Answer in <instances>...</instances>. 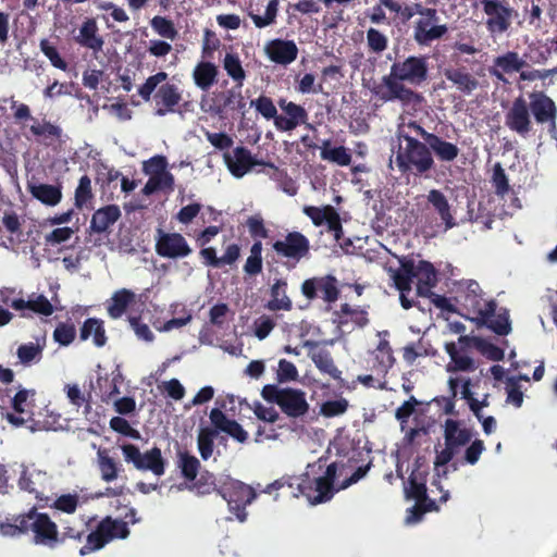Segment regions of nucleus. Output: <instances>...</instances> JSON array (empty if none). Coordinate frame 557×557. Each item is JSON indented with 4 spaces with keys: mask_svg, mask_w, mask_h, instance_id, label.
I'll return each mask as SVG.
<instances>
[{
    "mask_svg": "<svg viewBox=\"0 0 557 557\" xmlns=\"http://www.w3.org/2000/svg\"><path fill=\"white\" fill-rule=\"evenodd\" d=\"M454 300L461 315L471 321L483 319L496 306L493 300L483 298L480 285L472 280H462L454 284Z\"/></svg>",
    "mask_w": 557,
    "mask_h": 557,
    "instance_id": "obj_7",
    "label": "nucleus"
},
{
    "mask_svg": "<svg viewBox=\"0 0 557 557\" xmlns=\"http://www.w3.org/2000/svg\"><path fill=\"white\" fill-rule=\"evenodd\" d=\"M2 223L5 231L9 233L8 242L2 243L7 248L15 249L18 244L24 240V233L21 231V225L16 215H7Z\"/></svg>",
    "mask_w": 557,
    "mask_h": 557,
    "instance_id": "obj_48",
    "label": "nucleus"
},
{
    "mask_svg": "<svg viewBox=\"0 0 557 557\" xmlns=\"http://www.w3.org/2000/svg\"><path fill=\"white\" fill-rule=\"evenodd\" d=\"M271 398L280 406L282 411L290 418L302 417L309 410L306 394L299 389H273Z\"/></svg>",
    "mask_w": 557,
    "mask_h": 557,
    "instance_id": "obj_15",
    "label": "nucleus"
},
{
    "mask_svg": "<svg viewBox=\"0 0 557 557\" xmlns=\"http://www.w3.org/2000/svg\"><path fill=\"white\" fill-rule=\"evenodd\" d=\"M494 64L500 67L502 71L511 74L520 72L527 64V62L519 57L517 52L509 51L495 59Z\"/></svg>",
    "mask_w": 557,
    "mask_h": 557,
    "instance_id": "obj_49",
    "label": "nucleus"
},
{
    "mask_svg": "<svg viewBox=\"0 0 557 557\" xmlns=\"http://www.w3.org/2000/svg\"><path fill=\"white\" fill-rule=\"evenodd\" d=\"M278 106L285 115L297 126L307 123L308 113L304 107L284 99L280 100Z\"/></svg>",
    "mask_w": 557,
    "mask_h": 557,
    "instance_id": "obj_52",
    "label": "nucleus"
},
{
    "mask_svg": "<svg viewBox=\"0 0 557 557\" xmlns=\"http://www.w3.org/2000/svg\"><path fill=\"white\" fill-rule=\"evenodd\" d=\"M301 292L308 299H314L319 296L331 304L338 298L337 280L332 275L312 277L306 280L301 285Z\"/></svg>",
    "mask_w": 557,
    "mask_h": 557,
    "instance_id": "obj_21",
    "label": "nucleus"
},
{
    "mask_svg": "<svg viewBox=\"0 0 557 557\" xmlns=\"http://www.w3.org/2000/svg\"><path fill=\"white\" fill-rule=\"evenodd\" d=\"M45 346L46 336H37L35 342L22 344L16 350L20 362L25 367L38 363L42 358Z\"/></svg>",
    "mask_w": 557,
    "mask_h": 557,
    "instance_id": "obj_36",
    "label": "nucleus"
},
{
    "mask_svg": "<svg viewBox=\"0 0 557 557\" xmlns=\"http://www.w3.org/2000/svg\"><path fill=\"white\" fill-rule=\"evenodd\" d=\"M262 244L256 242L250 248V256L247 258L244 270L247 274L255 275L262 270Z\"/></svg>",
    "mask_w": 557,
    "mask_h": 557,
    "instance_id": "obj_55",
    "label": "nucleus"
},
{
    "mask_svg": "<svg viewBox=\"0 0 557 557\" xmlns=\"http://www.w3.org/2000/svg\"><path fill=\"white\" fill-rule=\"evenodd\" d=\"M27 188L35 199L48 207L59 205L62 199V189L60 185L44 184L32 180L28 181Z\"/></svg>",
    "mask_w": 557,
    "mask_h": 557,
    "instance_id": "obj_32",
    "label": "nucleus"
},
{
    "mask_svg": "<svg viewBox=\"0 0 557 557\" xmlns=\"http://www.w3.org/2000/svg\"><path fill=\"white\" fill-rule=\"evenodd\" d=\"M430 210L436 213L440 218L441 223L437 225L442 232L457 226L455 219V209L449 203V200L440 189H431L425 196Z\"/></svg>",
    "mask_w": 557,
    "mask_h": 557,
    "instance_id": "obj_22",
    "label": "nucleus"
},
{
    "mask_svg": "<svg viewBox=\"0 0 557 557\" xmlns=\"http://www.w3.org/2000/svg\"><path fill=\"white\" fill-rule=\"evenodd\" d=\"M97 463L101 479L104 482H112L117 479L122 467L109 454L107 449H98Z\"/></svg>",
    "mask_w": 557,
    "mask_h": 557,
    "instance_id": "obj_41",
    "label": "nucleus"
},
{
    "mask_svg": "<svg viewBox=\"0 0 557 557\" xmlns=\"http://www.w3.org/2000/svg\"><path fill=\"white\" fill-rule=\"evenodd\" d=\"M387 37L375 28L367 30V44L371 51L381 53L387 48Z\"/></svg>",
    "mask_w": 557,
    "mask_h": 557,
    "instance_id": "obj_62",
    "label": "nucleus"
},
{
    "mask_svg": "<svg viewBox=\"0 0 557 557\" xmlns=\"http://www.w3.org/2000/svg\"><path fill=\"white\" fill-rule=\"evenodd\" d=\"M35 391L20 388L11 400L13 412H8L5 418L15 428L33 422V409L35 407Z\"/></svg>",
    "mask_w": 557,
    "mask_h": 557,
    "instance_id": "obj_16",
    "label": "nucleus"
},
{
    "mask_svg": "<svg viewBox=\"0 0 557 557\" xmlns=\"http://www.w3.org/2000/svg\"><path fill=\"white\" fill-rule=\"evenodd\" d=\"M404 490L406 497L416 502L414 506L407 510L405 522L406 524L418 523L422 519L423 513L432 510L434 507V502L429 499L426 495L424 474L413 470Z\"/></svg>",
    "mask_w": 557,
    "mask_h": 557,
    "instance_id": "obj_10",
    "label": "nucleus"
},
{
    "mask_svg": "<svg viewBox=\"0 0 557 557\" xmlns=\"http://www.w3.org/2000/svg\"><path fill=\"white\" fill-rule=\"evenodd\" d=\"M210 421L220 432H224L239 443H245L248 433L235 420L228 419L220 409H212L210 412Z\"/></svg>",
    "mask_w": 557,
    "mask_h": 557,
    "instance_id": "obj_31",
    "label": "nucleus"
},
{
    "mask_svg": "<svg viewBox=\"0 0 557 557\" xmlns=\"http://www.w3.org/2000/svg\"><path fill=\"white\" fill-rule=\"evenodd\" d=\"M224 162L235 177H243L252 166L261 164L253 160L250 151L245 147H236L233 151L225 152Z\"/></svg>",
    "mask_w": 557,
    "mask_h": 557,
    "instance_id": "obj_29",
    "label": "nucleus"
},
{
    "mask_svg": "<svg viewBox=\"0 0 557 557\" xmlns=\"http://www.w3.org/2000/svg\"><path fill=\"white\" fill-rule=\"evenodd\" d=\"M505 125L523 138L532 132L533 123L528 102L523 97L513 100L505 114Z\"/></svg>",
    "mask_w": 557,
    "mask_h": 557,
    "instance_id": "obj_18",
    "label": "nucleus"
},
{
    "mask_svg": "<svg viewBox=\"0 0 557 557\" xmlns=\"http://www.w3.org/2000/svg\"><path fill=\"white\" fill-rule=\"evenodd\" d=\"M218 67L211 62H200L194 70L195 84L201 90H208L215 82Z\"/></svg>",
    "mask_w": 557,
    "mask_h": 557,
    "instance_id": "obj_42",
    "label": "nucleus"
},
{
    "mask_svg": "<svg viewBox=\"0 0 557 557\" xmlns=\"http://www.w3.org/2000/svg\"><path fill=\"white\" fill-rule=\"evenodd\" d=\"M122 375L120 372L113 374L112 379L99 377L97 383L101 392V398L103 401H111L112 397L120 394L119 384Z\"/></svg>",
    "mask_w": 557,
    "mask_h": 557,
    "instance_id": "obj_53",
    "label": "nucleus"
},
{
    "mask_svg": "<svg viewBox=\"0 0 557 557\" xmlns=\"http://www.w3.org/2000/svg\"><path fill=\"white\" fill-rule=\"evenodd\" d=\"M321 158L341 166H347L351 162V154L347 148L344 146L330 147L329 140L323 143L321 148Z\"/></svg>",
    "mask_w": 557,
    "mask_h": 557,
    "instance_id": "obj_45",
    "label": "nucleus"
},
{
    "mask_svg": "<svg viewBox=\"0 0 557 557\" xmlns=\"http://www.w3.org/2000/svg\"><path fill=\"white\" fill-rule=\"evenodd\" d=\"M472 430L463 422L453 419L445 421L444 443L435 446L434 472L436 479L432 482V487L442 494L440 500L443 503L449 498V492L444 490L441 479H446L461 463L475 465L485 450L483 441H472Z\"/></svg>",
    "mask_w": 557,
    "mask_h": 557,
    "instance_id": "obj_1",
    "label": "nucleus"
},
{
    "mask_svg": "<svg viewBox=\"0 0 557 557\" xmlns=\"http://www.w3.org/2000/svg\"><path fill=\"white\" fill-rule=\"evenodd\" d=\"M150 25L152 29L163 38L174 40L177 36V30L175 29L173 22L166 17L154 16L151 20Z\"/></svg>",
    "mask_w": 557,
    "mask_h": 557,
    "instance_id": "obj_57",
    "label": "nucleus"
},
{
    "mask_svg": "<svg viewBox=\"0 0 557 557\" xmlns=\"http://www.w3.org/2000/svg\"><path fill=\"white\" fill-rule=\"evenodd\" d=\"M136 300V295L131 289L122 288L113 293L107 301V311L112 319L121 318L126 309Z\"/></svg>",
    "mask_w": 557,
    "mask_h": 557,
    "instance_id": "obj_35",
    "label": "nucleus"
},
{
    "mask_svg": "<svg viewBox=\"0 0 557 557\" xmlns=\"http://www.w3.org/2000/svg\"><path fill=\"white\" fill-rule=\"evenodd\" d=\"M75 41L87 49H90L95 54L102 51L104 40L99 34L97 22L94 18H86L79 27L78 34L75 36Z\"/></svg>",
    "mask_w": 557,
    "mask_h": 557,
    "instance_id": "obj_30",
    "label": "nucleus"
},
{
    "mask_svg": "<svg viewBox=\"0 0 557 557\" xmlns=\"http://www.w3.org/2000/svg\"><path fill=\"white\" fill-rule=\"evenodd\" d=\"M90 337L97 347H102L107 343L106 331L101 320L90 318L84 322L81 329V338L86 341Z\"/></svg>",
    "mask_w": 557,
    "mask_h": 557,
    "instance_id": "obj_43",
    "label": "nucleus"
},
{
    "mask_svg": "<svg viewBox=\"0 0 557 557\" xmlns=\"http://www.w3.org/2000/svg\"><path fill=\"white\" fill-rule=\"evenodd\" d=\"M444 75L459 91L467 95L475 90L479 85L478 81L466 69L448 67L445 69Z\"/></svg>",
    "mask_w": 557,
    "mask_h": 557,
    "instance_id": "obj_37",
    "label": "nucleus"
},
{
    "mask_svg": "<svg viewBox=\"0 0 557 557\" xmlns=\"http://www.w3.org/2000/svg\"><path fill=\"white\" fill-rule=\"evenodd\" d=\"M445 350L450 358V361L446 364V371L448 373L457 371L470 372L476 369L474 360L468 355L461 354L456 343H446Z\"/></svg>",
    "mask_w": 557,
    "mask_h": 557,
    "instance_id": "obj_34",
    "label": "nucleus"
},
{
    "mask_svg": "<svg viewBox=\"0 0 557 557\" xmlns=\"http://www.w3.org/2000/svg\"><path fill=\"white\" fill-rule=\"evenodd\" d=\"M459 384L461 385V397L467 400L469 407H471L472 403H478V399L474 398L473 393L470 388L471 380L469 377L449 376L448 388L450 393V398H455L457 396Z\"/></svg>",
    "mask_w": 557,
    "mask_h": 557,
    "instance_id": "obj_50",
    "label": "nucleus"
},
{
    "mask_svg": "<svg viewBox=\"0 0 557 557\" xmlns=\"http://www.w3.org/2000/svg\"><path fill=\"white\" fill-rule=\"evenodd\" d=\"M529 111L532 112L536 123L547 124L550 131L556 128L557 109L555 102L543 92H532L529 96Z\"/></svg>",
    "mask_w": 557,
    "mask_h": 557,
    "instance_id": "obj_24",
    "label": "nucleus"
},
{
    "mask_svg": "<svg viewBox=\"0 0 557 557\" xmlns=\"http://www.w3.org/2000/svg\"><path fill=\"white\" fill-rule=\"evenodd\" d=\"M323 468L321 461L308 465L307 471L300 476L282 478L269 484L264 490L265 493H271L273 490H280L284 486L290 488L296 487L298 493L295 496L304 495L312 505L327 502L332 498L334 491H339L348 487L349 485L362 479L369 467H359L354 473L346 478L338 487H335V479L338 476H346L347 471L344 465L331 463L326 467L324 475L315 476Z\"/></svg>",
    "mask_w": 557,
    "mask_h": 557,
    "instance_id": "obj_2",
    "label": "nucleus"
},
{
    "mask_svg": "<svg viewBox=\"0 0 557 557\" xmlns=\"http://www.w3.org/2000/svg\"><path fill=\"white\" fill-rule=\"evenodd\" d=\"M129 529L125 521L107 517L89 533L86 544L79 549L81 555H87L91 552L102 548L107 543L115 539H126Z\"/></svg>",
    "mask_w": 557,
    "mask_h": 557,
    "instance_id": "obj_12",
    "label": "nucleus"
},
{
    "mask_svg": "<svg viewBox=\"0 0 557 557\" xmlns=\"http://www.w3.org/2000/svg\"><path fill=\"white\" fill-rule=\"evenodd\" d=\"M277 11H278V0H270L268 2L265 13L263 16L253 14V13H249V16L252 20L256 27L263 28V27L272 25L275 22Z\"/></svg>",
    "mask_w": 557,
    "mask_h": 557,
    "instance_id": "obj_54",
    "label": "nucleus"
},
{
    "mask_svg": "<svg viewBox=\"0 0 557 557\" xmlns=\"http://www.w3.org/2000/svg\"><path fill=\"white\" fill-rule=\"evenodd\" d=\"M437 21V12L434 9L433 16H423L416 22L413 38L419 45H429L447 33V26L438 25Z\"/></svg>",
    "mask_w": 557,
    "mask_h": 557,
    "instance_id": "obj_27",
    "label": "nucleus"
},
{
    "mask_svg": "<svg viewBox=\"0 0 557 557\" xmlns=\"http://www.w3.org/2000/svg\"><path fill=\"white\" fill-rule=\"evenodd\" d=\"M174 190V176L168 170L149 176L143 188L146 196L157 191L172 193Z\"/></svg>",
    "mask_w": 557,
    "mask_h": 557,
    "instance_id": "obj_40",
    "label": "nucleus"
},
{
    "mask_svg": "<svg viewBox=\"0 0 557 557\" xmlns=\"http://www.w3.org/2000/svg\"><path fill=\"white\" fill-rule=\"evenodd\" d=\"M426 144L431 152H434L438 160L444 162L454 161L459 154V148L436 135H426Z\"/></svg>",
    "mask_w": 557,
    "mask_h": 557,
    "instance_id": "obj_38",
    "label": "nucleus"
},
{
    "mask_svg": "<svg viewBox=\"0 0 557 557\" xmlns=\"http://www.w3.org/2000/svg\"><path fill=\"white\" fill-rule=\"evenodd\" d=\"M267 57L274 63L288 65L298 55V48L293 40L272 39L264 46Z\"/></svg>",
    "mask_w": 557,
    "mask_h": 557,
    "instance_id": "obj_28",
    "label": "nucleus"
},
{
    "mask_svg": "<svg viewBox=\"0 0 557 557\" xmlns=\"http://www.w3.org/2000/svg\"><path fill=\"white\" fill-rule=\"evenodd\" d=\"M17 475V483L21 490L34 494L36 499L45 505H49L51 500L46 495V491L51 488V480L47 472L37 469L34 466H25L23 463L14 462L2 468V480L11 479Z\"/></svg>",
    "mask_w": 557,
    "mask_h": 557,
    "instance_id": "obj_8",
    "label": "nucleus"
},
{
    "mask_svg": "<svg viewBox=\"0 0 557 557\" xmlns=\"http://www.w3.org/2000/svg\"><path fill=\"white\" fill-rule=\"evenodd\" d=\"M223 69L226 74L237 84V87H243L246 79V72L242 65L238 54L227 52L223 59Z\"/></svg>",
    "mask_w": 557,
    "mask_h": 557,
    "instance_id": "obj_46",
    "label": "nucleus"
},
{
    "mask_svg": "<svg viewBox=\"0 0 557 557\" xmlns=\"http://www.w3.org/2000/svg\"><path fill=\"white\" fill-rule=\"evenodd\" d=\"M371 92L383 102L399 101L405 112L421 107L423 97L400 83L392 72L374 83Z\"/></svg>",
    "mask_w": 557,
    "mask_h": 557,
    "instance_id": "obj_9",
    "label": "nucleus"
},
{
    "mask_svg": "<svg viewBox=\"0 0 557 557\" xmlns=\"http://www.w3.org/2000/svg\"><path fill=\"white\" fill-rule=\"evenodd\" d=\"M311 360L322 373L335 380L341 379L342 372L337 369L331 354L326 349L313 351Z\"/></svg>",
    "mask_w": 557,
    "mask_h": 557,
    "instance_id": "obj_47",
    "label": "nucleus"
},
{
    "mask_svg": "<svg viewBox=\"0 0 557 557\" xmlns=\"http://www.w3.org/2000/svg\"><path fill=\"white\" fill-rule=\"evenodd\" d=\"M178 466L187 480H194L198 474L199 460L188 453H178Z\"/></svg>",
    "mask_w": 557,
    "mask_h": 557,
    "instance_id": "obj_56",
    "label": "nucleus"
},
{
    "mask_svg": "<svg viewBox=\"0 0 557 557\" xmlns=\"http://www.w3.org/2000/svg\"><path fill=\"white\" fill-rule=\"evenodd\" d=\"M250 106L253 107L267 120H273V117H275L277 114V110L273 101L265 96H260L259 98L251 100Z\"/></svg>",
    "mask_w": 557,
    "mask_h": 557,
    "instance_id": "obj_63",
    "label": "nucleus"
},
{
    "mask_svg": "<svg viewBox=\"0 0 557 557\" xmlns=\"http://www.w3.org/2000/svg\"><path fill=\"white\" fill-rule=\"evenodd\" d=\"M73 234L74 230L69 226L57 227L45 235V243L51 246L59 245L67 242L73 236Z\"/></svg>",
    "mask_w": 557,
    "mask_h": 557,
    "instance_id": "obj_64",
    "label": "nucleus"
},
{
    "mask_svg": "<svg viewBox=\"0 0 557 557\" xmlns=\"http://www.w3.org/2000/svg\"><path fill=\"white\" fill-rule=\"evenodd\" d=\"M121 216V210L116 205H109L95 211L90 221L92 232L101 234L108 231Z\"/></svg>",
    "mask_w": 557,
    "mask_h": 557,
    "instance_id": "obj_33",
    "label": "nucleus"
},
{
    "mask_svg": "<svg viewBox=\"0 0 557 557\" xmlns=\"http://www.w3.org/2000/svg\"><path fill=\"white\" fill-rule=\"evenodd\" d=\"M385 270L394 286L400 293L399 299L404 309H410L414 306L413 300H410L406 295L411 290L413 278L417 280V294L422 297L431 296V289L437 282L433 264L424 260L416 261L394 256L392 260L386 262Z\"/></svg>",
    "mask_w": 557,
    "mask_h": 557,
    "instance_id": "obj_3",
    "label": "nucleus"
},
{
    "mask_svg": "<svg viewBox=\"0 0 557 557\" xmlns=\"http://www.w3.org/2000/svg\"><path fill=\"white\" fill-rule=\"evenodd\" d=\"M391 72L400 83L417 86L428 77V62L424 57H408L404 61L393 63Z\"/></svg>",
    "mask_w": 557,
    "mask_h": 557,
    "instance_id": "obj_14",
    "label": "nucleus"
},
{
    "mask_svg": "<svg viewBox=\"0 0 557 557\" xmlns=\"http://www.w3.org/2000/svg\"><path fill=\"white\" fill-rule=\"evenodd\" d=\"M122 453L125 461L133 463L138 470L150 471L156 476H161L165 472V460L158 447L141 453L135 445L126 444L122 446Z\"/></svg>",
    "mask_w": 557,
    "mask_h": 557,
    "instance_id": "obj_13",
    "label": "nucleus"
},
{
    "mask_svg": "<svg viewBox=\"0 0 557 557\" xmlns=\"http://www.w3.org/2000/svg\"><path fill=\"white\" fill-rule=\"evenodd\" d=\"M157 253L163 258L180 259L191 253V248L182 234L158 230L156 238Z\"/></svg>",
    "mask_w": 557,
    "mask_h": 557,
    "instance_id": "obj_19",
    "label": "nucleus"
},
{
    "mask_svg": "<svg viewBox=\"0 0 557 557\" xmlns=\"http://www.w3.org/2000/svg\"><path fill=\"white\" fill-rule=\"evenodd\" d=\"M494 309H496V307ZM475 322L486 325L498 335H507L511 330L508 311L506 309H500L497 313L495 310L486 312L485 318L476 319Z\"/></svg>",
    "mask_w": 557,
    "mask_h": 557,
    "instance_id": "obj_39",
    "label": "nucleus"
},
{
    "mask_svg": "<svg viewBox=\"0 0 557 557\" xmlns=\"http://www.w3.org/2000/svg\"><path fill=\"white\" fill-rule=\"evenodd\" d=\"M92 198L91 181L87 175L79 178L75 190V205L78 208L85 207Z\"/></svg>",
    "mask_w": 557,
    "mask_h": 557,
    "instance_id": "obj_60",
    "label": "nucleus"
},
{
    "mask_svg": "<svg viewBox=\"0 0 557 557\" xmlns=\"http://www.w3.org/2000/svg\"><path fill=\"white\" fill-rule=\"evenodd\" d=\"M168 74L158 72L149 76L146 82L138 88V95L145 101L151 99L156 106V114L164 116L175 111V107L182 100V94L176 85L165 83Z\"/></svg>",
    "mask_w": 557,
    "mask_h": 557,
    "instance_id": "obj_6",
    "label": "nucleus"
},
{
    "mask_svg": "<svg viewBox=\"0 0 557 557\" xmlns=\"http://www.w3.org/2000/svg\"><path fill=\"white\" fill-rule=\"evenodd\" d=\"M286 282L277 280L271 288V300L267 308L272 311L290 310L292 301L286 295Z\"/></svg>",
    "mask_w": 557,
    "mask_h": 557,
    "instance_id": "obj_44",
    "label": "nucleus"
},
{
    "mask_svg": "<svg viewBox=\"0 0 557 557\" xmlns=\"http://www.w3.org/2000/svg\"><path fill=\"white\" fill-rule=\"evenodd\" d=\"M221 496L227 502L228 509L235 515L238 521L247 519L246 507L256 498L253 488L240 481L227 478L220 484Z\"/></svg>",
    "mask_w": 557,
    "mask_h": 557,
    "instance_id": "obj_11",
    "label": "nucleus"
},
{
    "mask_svg": "<svg viewBox=\"0 0 557 557\" xmlns=\"http://www.w3.org/2000/svg\"><path fill=\"white\" fill-rule=\"evenodd\" d=\"M28 530L33 532V542L36 545L52 549L61 543L57 524L47 513L37 512L36 509L16 517L13 523L2 522V536H15Z\"/></svg>",
    "mask_w": 557,
    "mask_h": 557,
    "instance_id": "obj_5",
    "label": "nucleus"
},
{
    "mask_svg": "<svg viewBox=\"0 0 557 557\" xmlns=\"http://www.w3.org/2000/svg\"><path fill=\"white\" fill-rule=\"evenodd\" d=\"M309 240L299 232L289 233L282 240H276L273 244V249L276 253L299 261L309 252Z\"/></svg>",
    "mask_w": 557,
    "mask_h": 557,
    "instance_id": "obj_26",
    "label": "nucleus"
},
{
    "mask_svg": "<svg viewBox=\"0 0 557 557\" xmlns=\"http://www.w3.org/2000/svg\"><path fill=\"white\" fill-rule=\"evenodd\" d=\"M387 336L388 332H379L376 334L377 343L371 351V369L381 377H384L395 363V357Z\"/></svg>",
    "mask_w": 557,
    "mask_h": 557,
    "instance_id": "obj_23",
    "label": "nucleus"
},
{
    "mask_svg": "<svg viewBox=\"0 0 557 557\" xmlns=\"http://www.w3.org/2000/svg\"><path fill=\"white\" fill-rule=\"evenodd\" d=\"M40 50L49 59L52 66L61 71L67 70V63L62 59L58 49L48 40H40Z\"/></svg>",
    "mask_w": 557,
    "mask_h": 557,
    "instance_id": "obj_59",
    "label": "nucleus"
},
{
    "mask_svg": "<svg viewBox=\"0 0 557 557\" xmlns=\"http://www.w3.org/2000/svg\"><path fill=\"white\" fill-rule=\"evenodd\" d=\"M304 212L315 226L325 225L329 232L333 233L335 239L339 240L343 233L341 218L332 206H309L304 208Z\"/></svg>",
    "mask_w": 557,
    "mask_h": 557,
    "instance_id": "obj_25",
    "label": "nucleus"
},
{
    "mask_svg": "<svg viewBox=\"0 0 557 557\" xmlns=\"http://www.w3.org/2000/svg\"><path fill=\"white\" fill-rule=\"evenodd\" d=\"M398 144L393 146L389 168H397L403 174L423 175L434 166L430 146L413 138L405 131L403 123L397 131Z\"/></svg>",
    "mask_w": 557,
    "mask_h": 557,
    "instance_id": "obj_4",
    "label": "nucleus"
},
{
    "mask_svg": "<svg viewBox=\"0 0 557 557\" xmlns=\"http://www.w3.org/2000/svg\"><path fill=\"white\" fill-rule=\"evenodd\" d=\"M30 132L46 141L58 139L62 134V129L58 125L47 121H34V124L30 126Z\"/></svg>",
    "mask_w": 557,
    "mask_h": 557,
    "instance_id": "obj_51",
    "label": "nucleus"
},
{
    "mask_svg": "<svg viewBox=\"0 0 557 557\" xmlns=\"http://www.w3.org/2000/svg\"><path fill=\"white\" fill-rule=\"evenodd\" d=\"M215 433L209 429H201L198 434L197 443L200 456L203 460L209 459L213 454V441Z\"/></svg>",
    "mask_w": 557,
    "mask_h": 557,
    "instance_id": "obj_58",
    "label": "nucleus"
},
{
    "mask_svg": "<svg viewBox=\"0 0 557 557\" xmlns=\"http://www.w3.org/2000/svg\"><path fill=\"white\" fill-rule=\"evenodd\" d=\"M5 304L15 311L21 312L22 317H30L32 313L49 317L54 312L58 299L54 296L50 301L44 295L32 294L27 300L13 299L10 302L5 300Z\"/></svg>",
    "mask_w": 557,
    "mask_h": 557,
    "instance_id": "obj_20",
    "label": "nucleus"
},
{
    "mask_svg": "<svg viewBox=\"0 0 557 557\" xmlns=\"http://www.w3.org/2000/svg\"><path fill=\"white\" fill-rule=\"evenodd\" d=\"M487 16L486 27L492 35L505 33L511 25L512 9L498 0H481Z\"/></svg>",
    "mask_w": 557,
    "mask_h": 557,
    "instance_id": "obj_17",
    "label": "nucleus"
},
{
    "mask_svg": "<svg viewBox=\"0 0 557 557\" xmlns=\"http://www.w3.org/2000/svg\"><path fill=\"white\" fill-rule=\"evenodd\" d=\"M78 504L79 497L77 494H64L54 499L51 507L65 513H73L75 512ZM42 506H46L45 503ZM48 506H50V504Z\"/></svg>",
    "mask_w": 557,
    "mask_h": 557,
    "instance_id": "obj_61",
    "label": "nucleus"
}]
</instances>
